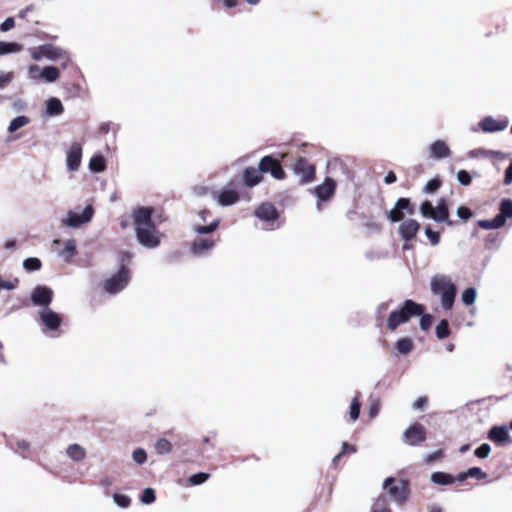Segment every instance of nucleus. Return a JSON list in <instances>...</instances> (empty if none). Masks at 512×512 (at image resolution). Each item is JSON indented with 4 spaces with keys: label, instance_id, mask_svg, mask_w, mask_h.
<instances>
[{
    "label": "nucleus",
    "instance_id": "53",
    "mask_svg": "<svg viewBox=\"0 0 512 512\" xmlns=\"http://www.w3.org/2000/svg\"><path fill=\"white\" fill-rule=\"evenodd\" d=\"M442 456H443V451L442 450H437V451H435L433 453L427 454L425 456V458H424V461H425V463L429 464V463H432V462H434L436 460L441 459Z\"/></svg>",
    "mask_w": 512,
    "mask_h": 512
},
{
    "label": "nucleus",
    "instance_id": "9",
    "mask_svg": "<svg viewBox=\"0 0 512 512\" xmlns=\"http://www.w3.org/2000/svg\"><path fill=\"white\" fill-rule=\"evenodd\" d=\"M39 318L40 325L52 332L57 331L62 322L61 316L49 307L39 311Z\"/></svg>",
    "mask_w": 512,
    "mask_h": 512
},
{
    "label": "nucleus",
    "instance_id": "56",
    "mask_svg": "<svg viewBox=\"0 0 512 512\" xmlns=\"http://www.w3.org/2000/svg\"><path fill=\"white\" fill-rule=\"evenodd\" d=\"M27 103L22 99H17L12 103V109L14 112H21L26 110Z\"/></svg>",
    "mask_w": 512,
    "mask_h": 512
},
{
    "label": "nucleus",
    "instance_id": "20",
    "mask_svg": "<svg viewBox=\"0 0 512 512\" xmlns=\"http://www.w3.org/2000/svg\"><path fill=\"white\" fill-rule=\"evenodd\" d=\"M82 146L78 142L72 143L67 152L66 164L70 171H77L81 164Z\"/></svg>",
    "mask_w": 512,
    "mask_h": 512
},
{
    "label": "nucleus",
    "instance_id": "41",
    "mask_svg": "<svg viewBox=\"0 0 512 512\" xmlns=\"http://www.w3.org/2000/svg\"><path fill=\"white\" fill-rule=\"evenodd\" d=\"M360 407H361V404L358 400V396H355L352 401H351V404H350V418L352 420H357L358 417H359V414H360Z\"/></svg>",
    "mask_w": 512,
    "mask_h": 512
},
{
    "label": "nucleus",
    "instance_id": "2",
    "mask_svg": "<svg viewBox=\"0 0 512 512\" xmlns=\"http://www.w3.org/2000/svg\"><path fill=\"white\" fill-rule=\"evenodd\" d=\"M424 313V307L413 300H406L401 309L392 311L387 320L390 330H395L399 325L406 323L413 316Z\"/></svg>",
    "mask_w": 512,
    "mask_h": 512
},
{
    "label": "nucleus",
    "instance_id": "59",
    "mask_svg": "<svg viewBox=\"0 0 512 512\" xmlns=\"http://www.w3.org/2000/svg\"><path fill=\"white\" fill-rule=\"evenodd\" d=\"M15 26V21L12 17H8L2 22L0 29L4 32L11 30Z\"/></svg>",
    "mask_w": 512,
    "mask_h": 512
},
{
    "label": "nucleus",
    "instance_id": "58",
    "mask_svg": "<svg viewBox=\"0 0 512 512\" xmlns=\"http://www.w3.org/2000/svg\"><path fill=\"white\" fill-rule=\"evenodd\" d=\"M482 153L486 156H494L499 160H504L508 157V154L503 153L501 151L485 150Z\"/></svg>",
    "mask_w": 512,
    "mask_h": 512
},
{
    "label": "nucleus",
    "instance_id": "5",
    "mask_svg": "<svg viewBox=\"0 0 512 512\" xmlns=\"http://www.w3.org/2000/svg\"><path fill=\"white\" fill-rule=\"evenodd\" d=\"M393 477H388L383 483V488L388 489L390 497L398 504H403L409 497V486L406 480L399 481L398 484L392 485Z\"/></svg>",
    "mask_w": 512,
    "mask_h": 512
},
{
    "label": "nucleus",
    "instance_id": "48",
    "mask_svg": "<svg viewBox=\"0 0 512 512\" xmlns=\"http://www.w3.org/2000/svg\"><path fill=\"white\" fill-rule=\"evenodd\" d=\"M18 283L19 281L17 278H14L12 280H4L3 278L0 277V290H13L18 286Z\"/></svg>",
    "mask_w": 512,
    "mask_h": 512
},
{
    "label": "nucleus",
    "instance_id": "1",
    "mask_svg": "<svg viewBox=\"0 0 512 512\" xmlns=\"http://www.w3.org/2000/svg\"><path fill=\"white\" fill-rule=\"evenodd\" d=\"M431 292L440 298L444 310H451L457 295V287L446 274H435L430 280Z\"/></svg>",
    "mask_w": 512,
    "mask_h": 512
},
{
    "label": "nucleus",
    "instance_id": "51",
    "mask_svg": "<svg viewBox=\"0 0 512 512\" xmlns=\"http://www.w3.org/2000/svg\"><path fill=\"white\" fill-rule=\"evenodd\" d=\"M457 180L460 184L467 186L471 183L470 174L466 170H460L457 173Z\"/></svg>",
    "mask_w": 512,
    "mask_h": 512
},
{
    "label": "nucleus",
    "instance_id": "64",
    "mask_svg": "<svg viewBox=\"0 0 512 512\" xmlns=\"http://www.w3.org/2000/svg\"><path fill=\"white\" fill-rule=\"evenodd\" d=\"M390 305V301L388 302H382L378 305L377 307V315L379 318H382L383 317V314L386 312V310L388 309Z\"/></svg>",
    "mask_w": 512,
    "mask_h": 512
},
{
    "label": "nucleus",
    "instance_id": "25",
    "mask_svg": "<svg viewBox=\"0 0 512 512\" xmlns=\"http://www.w3.org/2000/svg\"><path fill=\"white\" fill-rule=\"evenodd\" d=\"M432 219L436 222H445L448 225H452V221L449 220L448 207L444 199H441L434 208Z\"/></svg>",
    "mask_w": 512,
    "mask_h": 512
},
{
    "label": "nucleus",
    "instance_id": "26",
    "mask_svg": "<svg viewBox=\"0 0 512 512\" xmlns=\"http://www.w3.org/2000/svg\"><path fill=\"white\" fill-rule=\"evenodd\" d=\"M261 171L254 167H248L245 169L243 178L246 186L253 187L262 180Z\"/></svg>",
    "mask_w": 512,
    "mask_h": 512
},
{
    "label": "nucleus",
    "instance_id": "27",
    "mask_svg": "<svg viewBox=\"0 0 512 512\" xmlns=\"http://www.w3.org/2000/svg\"><path fill=\"white\" fill-rule=\"evenodd\" d=\"M59 76L60 71L57 67L45 66L41 69L40 74L38 75V80L42 79L47 83H53L58 80Z\"/></svg>",
    "mask_w": 512,
    "mask_h": 512
},
{
    "label": "nucleus",
    "instance_id": "31",
    "mask_svg": "<svg viewBox=\"0 0 512 512\" xmlns=\"http://www.w3.org/2000/svg\"><path fill=\"white\" fill-rule=\"evenodd\" d=\"M63 250L59 253L67 262L71 260V258L76 255V244L72 239L66 240L64 243Z\"/></svg>",
    "mask_w": 512,
    "mask_h": 512
},
{
    "label": "nucleus",
    "instance_id": "30",
    "mask_svg": "<svg viewBox=\"0 0 512 512\" xmlns=\"http://www.w3.org/2000/svg\"><path fill=\"white\" fill-rule=\"evenodd\" d=\"M106 168L105 158L102 155H94L89 161V169L92 172L100 173Z\"/></svg>",
    "mask_w": 512,
    "mask_h": 512
},
{
    "label": "nucleus",
    "instance_id": "10",
    "mask_svg": "<svg viewBox=\"0 0 512 512\" xmlns=\"http://www.w3.org/2000/svg\"><path fill=\"white\" fill-rule=\"evenodd\" d=\"M259 170L262 173H270L275 179L281 180L285 173L280 163L271 156H264L259 162Z\"/></svg>",
    "mask_w": 512,
    "mask_h": 512
},
{
    "label": "nucleus",
    "instance_id": "37",
    "mask_svg": "<svg viewBox=\"0 0 512 512\" xmlns=\"http://www.w3.org/2000/svg\"><path fill=\"white\" fill-rule=\"evenodd\" d=\"M449 334H450V329H449L448 321L443 319L436 326V336L439 339H444V338L448 337Z\"/></svg>",
    "mask_w": 512,
    "mask_h": 512
},
{
    "label": "nucleus",
    "instance_id": "60",
    "mask_svg": "<svg viewBox=\"0 0 512 512\" xmlns=\"http://www.w3.org/2000/svg\"><path fill=\"white\" fill-rule=\"evenodd\" d=\"M13 77H14V75L12 72H8L6 74H1L0 75V88H3L7 84H9L13 80Z\"/></svg>",
    "mask_w": 512,
    "mask_h": 512
},
{
    "label": "nucleus",
    "instance_id": "62",
    "mask_svg": "<svg viewBox=\"0 0 512 512\" xmlns=\"http://www.w3.org/2000/svg\"><path fill=\"white\" fill-rule=\"evenodd\" d=\"M40 71L41 70L38 65L33 64L28 67V72H29L31 79L38 80V75H36V74L38 72L40 73Z\"/></svg>",
    "mask_w": 512,
    "mask_h": 512
},
{
    "label": "nucleus",
    "instance_id": "47",
    "mask_svg": "<svg viewBox=\"0 0 512 512\" xmlns=\"http://www.w3.org/2000/svg\"><path fill=\"white\" fill-rule=\"evenodd\" d=\"M491 452V446L487 443L481 444L476 450L475 455L481 459H485Z\"/></svg>",
    "mask_w": 512,
    "mask_h": 512
},
{
    "label": "nucleus",
    "instance_id": "8",
    "mask_svg": "<svg viewBox=\"0 0 512 512\" xmlns=\"http://www.w3.org/2000/svg\"><path fill=\"white\" fill-rule=\"evenodd\" d=\"M42 52L50 61H61V68L66 69L70 62L69 54L60 47L51 44L42 45Z\"/></svg>",
    "mask_w": 512,
    "mask_h": 512
},
{
    "label": "nucleus",
    "instance_id": "17",
    "mask_svg": "<svg viewBox=\"0 0 512 512\" xmlns=\"http://www.w3.org/2000/svg\"><path fill=\"white\" fill-rule=\"evenodd\" d=\"M213 198L221 206H231L240 199L239 193L230 187H225L219 192H213Z\"/></svg>",
    "mask_w": 512,
    "mask_h": 512
},
{
    "label": "nucleus",
    "instance_id": "18",
    "mask_svg": "<svg viewBox=\"0 0 512 512\" xmlns=\"http://www.w3.org/2000/svg\"><path fill=\"white\" fill-rule=\"evenodd\" d=\"M215 244L211 238L197 237L191 243L190 251L195 256H205L215 247Z\"/></svg>",
    "mask_w": 512,
    "mask_h": 512
},
{
    "label": "nucleus",
    "instance_id": "44",
    "mask_svg": "<svg viewBox=\"0 0 512 512\" xmlns=\"http://www.w3.org/2000/svg\"><path fill=\"white\" fill-rule=\"evenodd\" d=\"M425 235L429 239L432 246H436L440 242V234L431 229L430 226L425 228Z\"/></svg>",
    "mask_w": 512,
    "mask_h": 512
},
{
    "label": "nucleus",
    "instance_id": "45",
    "mask_svg": "<svg viewBox=\"0 0 512 512\" xmlns=\"http://www.w3.org/2000/svg\"><path fill=\"white\" fill-rule=\"evenodd\" d=\"M132 458L137 464H143L145 463L147 459L146 451L142 448H137L132 453Z\"/></svg>",
    "mask_w": 512,
    "mask_h": 512
},
{
    "label": "nucleus",
    "instance_id": "38",
    "mask_svg": "<svg viewBox=\"0 0 512 512\" xmlns=\"http://www.w3.org/2000/svg\"><path fill=\"white\" fill-rule=\"evenodd\" d=\"M21 50V45L17 43H7L0 41V55L19 52Z\"/></svg>",
    "mask_w": 512,
    "mask_h": 512
},
{
    "label": "nucleus",
    "instance_id": "22",
    "mask_svg": "<svg viewBox=\"0 0 512 512\" xmlns=\"http://www.w3.org/2000/svg\"><path fill=\"white\" fill-rule=\"evenodd\" d=\"M488 438L498 445H504L510 442V435L505 426H494L488 433Z\"/></svg>",
    "mask_w": 512,
    "mask_h": 512
},
{
    "label": "nucleus",
    "instance_id": "29",
    "mask_svg": "<svg viewBox=\"0 0 512 512\" xmlns=\"http://www.w3.org/2000/svg\"><path fill=\"white\" fill-rule=\"evenodd\" d=\"M46 112L50 116H58L63 113V105L58 98H50L47 102Z\"/></svg>",
    "mask_w": 512,
    "mask_h": 512
},
{
    "label": "nucleus",
    "instance_id": "11",
    "mask_svg": "<svg viewBox=\"0 0 512 512\" xmlns=\"http://www.w3.org/2000/svg\"><path fill=\"white\" fill-rule=\"evenodd\" d=\"M293 171L300 176L301 183H309L314 179L315 167L304 158H299L293 165Z\"/></svg>",
    "mask_w": 512,
    "mask_h": 512
},
{
    "label": "nucleus",
    "instance_id": "42",
    "mask_svg": "<svg viewBox=\"0 0 512 512\" xmlns=\"http://www.w3.org/2000/svg\"><path fill=\"white\" fill-rule=\"evenodd\" d=\"M466 476H468V478H477L482 480L487 477V473L483 472L479 467H471L466 471Z\"/></svg>",
    "mask_w": 512,
    "mask_h": 512
},
{
    "label": "nucleus",
    "instance_id": "13",
    "mask_svg": "<svg viewBox=\"0 0 512 512\" xmlns=\"http://www.w3.org/2000/svg\"><path fill=\"white\" fill-rule=\"evenodd\" d=\"M53 299V291L46 286H36L31 292V301L36 306L46 308Z\"/></svg>",
    "mask_w": 512,
    "mask_h": 512
},
{
    "label": "nucleus",
    "instance_id": "21",
    "mask_svg": "<svg viewBox=\"0 0 512 512\" xmlns=\"http://www.w3.org/2000/svg\"><path fill=\"white\" fill-rule=\"evenodd\" d=\"M255 216L268 224L274 223L278 219L276 208L270 203L261 204L254 212Z\"/></svg>",
    "mask_w": 512,
    "mask_h": 512
},
{
    "label": "nucleus",
    "instance_id": "7",
    "mask_svg": "<svg viewBox=\"0 0 512 512\" xmlns=\"http://www.w3.org/2000/svg\"><path fill=\"white\" fill-rule=\"evenodd\" d=\"M136 237L139 243L148 249L157 248L161 243V234L155 225L140 229L136 232Z\"/></svg>",
    "mask_w": 512,
    "mask_h": 512
},
{
    "label": "nucleus",
    "instance_id": "3",
    "mask_svg": "<svg viewBox=\"0 0 512 512\" xmlns=\"http://www.w3.org/2000/svg\"><path fill=\"white\" fill-rule=\"evenodd\" d=\"M94 216V208L91 204L81 208L80 206L68 210L66 217L61 220L63 226L77 229L88 224Z\"/></svg>",
    "mask_w": 512,
    "mask_h": 512
},
{
    "label": "nucleus",
    "instance_id": "4",
    "mask_svg": "<svg viewBox=\"0 0 512 512\" xmlns=\"http://www.w3.org/2000/svg\"><path fill=\"white\" fill-rule=\"evenodd\" d=\"M507 218H512V200L503 199L500 204V212L491 220H480L478 225L483 229H498L504 226Z\"/></svg>",
    "mask_w": 512,
    "mask_h": 512
},
{
    "label": "nucleus",
    "instance_id": "50",
    "mask_svg": "<svg viewBox=\"0 0 512 512\" xmlns=\"http://www.w3.org/2000/svg\"><path fill=\"white\" fill-rule=\"evenodd\" d=\"M208 478H209V474L201 472V473L193 474L190 477L189 481L193 485H200V484L204 483Z\"/></svg>",
    "mask_w": 512,
    "mask_h": 512
},
{
    "label": "nucleus",
    "instance_id": "23",
    "mask_svg": "<svg viewBox=\"0 0 512 512\" xmlns=\"http://www.w3.org/2000/svg\"><path fill=\"white\" fill-rule=\"evenodd\" d=\"M420 229V224L413 219L404 221L399 226V233L406 241L412 240Z\"/></svg>",
    "mask_w": 512,
    "mask_h": 512
},
{
    "label": "nucleus",
    "instance_id": "33",
    "mask_svg": "<svg viewBox=\"0 0 512 512\" xmlns=\"http://www.w3.org/2000/svg\"><path fill=\"white\" fill-rule=\"evenodd\" d=\"M454 480L451 475L444 472H434L431 475V481L437 485H450Z\"/></svg>",
    "mask_w": 512,
    "mask_h": 512
},
{
    "label": "nucleus",
    "instance_id": "40",
    "mask_svg": "<svg viewBox=\"0 0 512 512\" xmlns=\"http://www.w3.org/2000/svg\"><path fill=\"white\" fill-rule=\"evenodd\" d=\"M23 267L27 271H37L41 268V261L38 258L30 257L24 260Z\"/></svg>",
    "mask_w": 512,
    "mask_h": 512
},
{
    "label": "nucleus",
    "instance_id": "52",
    "mask_svg": "<svg viewBox=\"0 0 512 512\" xmlns=\"http://www.w3.org/2000/svg\"><path fill=\"white\" fill-rule=\"evenodd\" d=\"M421 318H420V327L422 330H427L429 329V327L431 326L432 324V316L429 315V314H423L420 315Z\"/></svg>",
    "mask_w": 512,
    "mask_h": 512
},
{
    "label": "nucleus",
    "instance_id": "12",
    "mask_svg": "<svg viewBox=\"0 0 512 512\" xmlns=\"http://www.w3.org/2000/svg\"><path fill=\"white\" fill-rule=\"evenodd\" d=\"M404 210L409 215L414 214V209L410 204V200L407 198H399L394 208L387 212L388 218L392 222H399L404 218Z\"/></svg>",
    "mask_w": 512,
    "mask_h": 512
},
{
    "label": "nucleus",
    "instance_id": "35",
    "mask_svg": "<svg viewBox=\"0 0 512 512\" xmlns=\"http://www.w3.org/2000/svg\"><path fill=\"white\" fill-rule=\"evenodd\" d=\"M155 451L160 454H168L172 451V444L167 439L161 438L155 443Z\"/></svg>",
    "mask_w": 512,
    "mask_h": 512
},
{
    "label": "nucleus",
    "instance_id": "63",
    "mask_svg": "<svg viewBox=\"0 0 512 512\" xmlns=\"http://www.w3.org/2000/svg\"><path fill=\"white\" fill-rule=\"evenodd\" d=\"M504 184H512V161L510 162L508 168L505 171Z\"/></svg>",
    "mask_w": 512,
    "mask_h": 512
},
{
    "label": "nucleus",
    "instance_id": "19",
    "mask_svg": "<svg viewBox=\"0 0 512 512\" xmlns=\"http://www.w3.org/2000/svg\"><path fill=\"white\" fill-rule=\"evenodd\" d=\"M508 124L507 118L496 120L492 116H486L480 121L479 126L484 132L493 133L505 130Z\"/></svg>",
    "mask_w": 512,
    "mask_h": 512
},
{
    "label": "nucleus",
    "instance_id": "46",
    "mask_svg": "<svg viewBox=\"0 0 512 512\" xmlns=\"http://www.w3.org/2000/svg\"><path fill=\"white\" fill-rule=\"evenodd\" d=\"M433 210H434V207L432 206L431 202H429V201H424L420 206V213L422 214V216H424L426 218L432 219Z\"/></svg>",
    "mask_w": 512,
    "mask_h": 512
},
{
    "label": "nucleus",
    "instance_id": "39",
    "mask_svg": "<svg viewBox=\"0 0 512 512\" xmlns=\"http://www.w3.org/2000/svg\"><path fill=\"white\" fill-rule=\"evenodd\" d=\"M413 344L409 338H402L397 342V350L400 354H407L412 350Z\"/></svg>",
    "mask_w": 512,
    "mask_h": 512
},
{
    "label": "nucleus",
    "instance_id": "15",
    "mask_svg": "<svg viewBox=\"0 0 512 512\" xmlns=\"http://www.w3.org/2000/svg\"><path fill=\"white\" fill-rule=\"evenodd\" d=\"M426 439V432L422 425L413 424L404 432V441L411 446L418 445Z\"/></svg>",
    "mask_w": 512,
    "mask_h": 512
},
{
    "label": "nucleus",
    "instance_id": "36",
    "mask_svg": "<svg viewBox=\"0 0 512 512\" xmlns=\"http://www.w3.org/2000/svg\"><path fill=\"white\" fill-rule=\"evenodd\" d=\"M477 291L475 288H467L461 295L462 302L466 305H472L476 301Z\"/></svg>",
    "mask_w": 512,
    "mask_h": 512
},
{
    "label": "nucleus",
    "instance_id": "43",
    "mask_svg": "<svg viewBox=\"0 0 512 512\" xmlns=\"http://www.w3.org/2000/svg\"><path fill=\"white\" fill-rule=\"evenodd\" d=\"M155 501V492L152 488H145L141 496V502L145 505L151 504Z\"/></svg>",
    "mask_w": 512,
    "mask_h": 512
},
{
    "label": "nucleus",
    "instance_id": "16",
    "mask_svg": "<svg viewBox=\"0 0 512 512\" xmlns=\"http://www.w3.org/2000/svg\"><path fill=\"white\" fill-rule=\"evenodd\" d=\"M335 188V181L327 177L322 184L318 185L314 189L318 202L329 200L334 195ZM317 208L320 209V203H317Z\"/></svg>",
    "mask_w": 512,
    "mask_h": 512
},
{
    "label": "nucleus",
    "instance_id": "32",
    "mask_svg": "<svg viewBox=\"0 0 512 512\" xmlns=\"http://www.w3.org/2000/svg\"><path fill=\"white\" fill-rule=\"evenodd\" d=\"M67 455L74 461H81L85 458V450L78 444H72L67 448Z\"/></svg>",
    "mask_w": 512,
    "mask_h": 512
},
{
    "label": "nucleus",
    "instance_id": "14",
    "mask_svg": "<svg viewBox=\"0 0 512 512\" xmlns=\"http://www.w3.org/2000/svg\"><path fill=\"white\" fill-rule=\"evenodd\" d=\"M135 232L146 227L154 225L152 221V209L149 207H140L133 213Z\"/></svg>",
    "mask_w": 512,
    "mask_h": 512
},
{
    "label": "nucleus",
    "instance_id": "55",
    "mask_svg": "<svg viewBox=\"0 0 512 512\" xmlns=\"http://www.w3.org/2000/svg\"><path fill=\"white\" fill-rule=\"evenodd\" d=\"M457 216L462 220H468L472 216V212L469 208L460 206L457 209Z\"/></svg>",
    "mask_w": 512,
    "mask_h": 512
},
{
    "label": "nucleus",
    "instance_id": "34",
    "mask_svg": "<svg viewBox=\"0 0 512 512\" xmlns=\"http://www.w3.org/2000/svg\"><path fill=\"white\" fill-rule=\"evenodd\" d=\"M220 220L215 219L209 225H194L193 230L198 234H210L214 232L219 226Z\"/></svg>",
    "mask_w": 512,
    "mask_h": 512
},
{
    "label": "nucleus",
    "instance_id": "28",
    "mask_svg": "<svg viewBox=\"0 0 512 512\" xmlns=\"http://www.w3.org/2000/svg\"><path fill=\"white\" fill-rule=\"evenodd\" d=\"M29 123V117L20 115L11 120L7 130L9 133H15L17 130L27 126Z\"/></svg>",
    "mask_w": 512,
    "mask_h": 512
},
{
    "label": "nucleus",
    "instance_id": "49",
    "mask_svg": "<svg viewBox=\"0 0 512 512\" xmlns=\"http://www.w3.org/2000/svg\"><path fill=\"white\" fill-rule=\"evenodd\" d=\"M114 502L121 508H126L130 504V498L122 494H114Z\"/></svg>",
    "mask_w": 512,
    "mask_h": 512
},
{
    "label": "nucleus",
    "instance_id": "61",
    "mask_svg": "<svg viewBox=\"0 0 512 512\" xmlns=\"http://www.w3.org/2000/svg\"><path fill=\"white\" fill-rule=\"evenodd\" d=\"M31 56L34 60L40 61L42 58H45L43 52H42V45L38 48H35L31 51Z\"/></svg>",
    "mask_w": 512,
    "mask_h": 512
},
{
    "label": "nucleus",
    "instance_id": "6",
    "mask_svg": "<svg viewBox=\"0 0 512 512\" xmlns=\"http://www.w3.org/2000/svg\"><path fill=\"white\" fill-rule=\"evenodd\" d=\"M129 280V270L122 266L116 274L105 281L104 290L109 294H116L127 286Z\"/></svg>",
    "mask_w": 512,
    "mask_h": 512
},
{
    "label": "nucleus",
    "instance_id": "57",
    "mask_svg": "<svg viewBox=\"0 0 512 512\" xmlns=\"http://www.w3.org/2000/svg\"><path fill=\"white\" fill-rule=\"evenodd\" d=\"M380 409V402L378 400H373L370 404L369 408V417L374 418L378 415Z\"/></svg>",
    "mask_w": 512,
    "mask_h": 512
},
{
    "label": "nucleus",
    "instance_id": "54",
    "mask_svg": "<svg viewBox=\"0 0 512 512\" xmlns=\"http://www.w3.org/2000/svg\"><path fill=\"white\" fill-rule=\"evenodd\" d=\"M440 187V181L437 179L430 180L424 187L426 193H433Z\"/></svg>",
    "mask_w": 512,
    "mask_h": 512
},
{
    "label": "nucleus",
    "instance_id": "24",
    "mask_svg": "<svg viewBox=\"0 0 512 512\" xmlns=\"http://www.w3.org/2000/svg\"><path fill=\"white\" fill-rule=\"evenodd\" d=\"M430 157L433 159H443L451 155V150L443 140L434 141L429 147Z\"/></svg>",
    "mask_w": 512,
    "mask_h": 512
}]
</instances>
